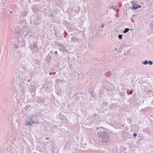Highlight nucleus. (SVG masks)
<instances>
[{"label": "nucleus", "instance_id": "nucleus-14", "mask_svg": "<svg viewBox=\"0 0 153 153\" xmlns=\"http://www.w3.org/2000/svg\"><path fill=\"white\" fill-rule=\"evenodd\" d=\"M94 32H96V33H99V32H100V31L99 30H95Z\"/></svg>", "mask_w": 153, "mask_h": 153}, {"label": "nucleus", "instance_id": "nucleus-12", "mask_svg": "<svg viewBox=\"0 0 153 153\" xmlns=\"http://www.w3.org/2000/svg\"><path fill=\"white\" fill-rule=\"evenodd\" d=\"M77 39H76V38H75V37H72L71 38V40L72 41H76V40Z\"/></svg>", "mask_w": 153, "mask_h": 153}, {"label": "nucleus", "instance_id": "nucleus-9", "mask_svg": "<svg viewBox=\"0 0 153 153\" xmlns=\"http://www.w3.org/2000/svg\"><path fill=\"white\" fill-rule=\"evenodd\" d=\"M142 62L144 64V65H146L148 63V61H147V60H145V61H144V62H143V61H142Z\"/></svg>", "mask_w": 153, "mask_h": 153}, {"label": "nucleus", "instance_id": "nucleus-4", "mask_svg": "<svg viewBox=\"0 0 153 153\" xmlns=\"http://www.w3.org/2000/svg\"><path fill=\"white\" fill-rule=\"evenodd\" d=\"M31 109L30 106V105H26L24 108L22 110V114H25V113L27 112L30 110Z\"/></svg>", "mask_w": 153, "mask_h": 153}, {"label": "nucleus", "instance_id": "nucleus-5", "mask_svg": "<svg viewBox=\"0 0 153 153\" xmlns=\"http://www.w3.org/2000/svg\"><path fill=\"white\" fill-rule=\"evenodd\" d=\"M37 20V18L36 17V16L33 15L31 17L30 19V21L31 22H35V21Z\"/></svg>", "mask_w": 153, "mask_h": 153}, {"label": "nucleus", "instance_id": "nucleus-7", "mask_svg": "<svg viewBox=\"0 0 153 153\" xmlns=\"http://www.w3.org/2000/svg\"><path fill=\"white\" fill-rule=\"evenodd\" d=\"M130 30L128 28H126L123 31V32L124 33H126L128 32Z\"/></svg>", "mask_w": 153, "mask_h": 153}, {"label": "nucleus", "instance_id": "nucleus-6", "mask_svg": "<svg viewBox=\"0 0 153 153\" xmlns=\"http://www.w3.org/2000/svg\"><path fill=\"white\" fill-rule=\"evenodd\" d=\"M20 75V76L18 75V76L16 77L17 79L19 81L23 80V77L22 76V75Z\"/></svg>", "mask_w": 153, "mask_h": 153}, {"label": "nucleus", "instance_id": "nucleus-10", "mask_svg": "<svg viewBox=\"0 0 153 153\" xmlns=\"http://www.w3.org/2000/svg\"><path fill=\"white\" fill-rule=\"evenodd\" d=\"M123 35L119 34L118 36V37L120 39H122Z\"/></svg>", "mask_w": 153, "mask_h": 153}, {"label": "nucleus", "instance_id": "nucleus-8", "mask_svg": "<svg viewBox=\"0 0 153 153\" xmlns=\"http://www.w3.org/2000/svg\"><path fill=\"white\" fill-rule=\"evenodd\" d=\"M88 92L90 94H91V96H92L93 94V93L94 92V90H89Z\"/></svg>", "mask_w": 153, "mask_h": 153}, {"label": "nucleus", "instance_id": "nucleus-15", "mask_svg": "<svg viewBox=\"0 0 153 153\" xmlns=\"http://www.w3.org/2000/svg\"><path fill=\"white\" fill-rule=\"evenodd\" d=\"M105 25V24H103V23H102V24L101 26V28H103V27H104V26Z\"/></svg>", "mask_w": 153, "mask_h": 153}, {"label": "nucleus", "instance_id": "nucleus-28", "mask_svg": "<svg viewBox=\"0 0 153 153\" xmlns=\"http://www.w3.org/2000/svg\"><path fill=\"white\" fill-rule=\"evenodd\" d=\"M78 75H79V74H78Z\"/></svg>", "mask_w": 153, "mask_h": 153}, {"label": "nucleus", "instance_id": "nucleus-3", "mask_svg": "<svg viewBox=\"0 0 153 153\" xmlns=\"http://www.w3.org/2000/svg\"><path fill=\"white\" fill-rule=\"evenodd\" d=\"M131 3L132 4V7H130L131 10H136L142 7L141 5L136 4V3L134 1H131Z\"/></svg>", "mask_w": 153, "mask_h": 153}, {"label": "nucleus", "instance_id": "nucleus-25", "mask_svg": "<svg viewBox=\"0 0 153 153\" xmlns=\"http://www.w3.org/2000/svg\"><path fill=\"white\" fill-rule=\"evenodd\" d=\"M49 139V138H48L47 137H46V139H47H47Z\"/></svg>", "mask_w": 153, "mask_h": 153}, {"label": "nucleus", "instance_id": "nucleus-20", "mask_svg": "<svg viewBox=\"0 0 153 153\" xmlns=\"http://www.w3.org/2000/svg\"><path fill=\"white\" fill-rule=\"evenodd\" d=\"M18 47H19V46L17 45H14V48H18Z\"/></svg>", "mask_w": 153, "mask_h": 153}, {"label": "nucleus", "instance_id": "nucleus-21", "mask_svg": "<svg viewBox=\"0 0 153 153\" xmlns=\"http://www.w3.org/2000/svg\"><path fill=\"white\" fill-rule=\"evenodd\" d=\"M26 80L28 82H30V79H29Z\"/></svg>", "mask_w": 153, "mask_h": 153}, {"label": "nucleus", "instance_id": "nucleus-23", "mask_svg": "<svg viewBox=\"0 0 153 153\" xmlns=\"http://www.w3.org/2000/svg\"><path fill=\"white\" fill-rule=\"evenodd\" d=\"M57 53V51H56L55 52V53Z\"/></svg>", "mask_w": 153, "mask_h": 153}, {"label": "nucleus", "instance_id": "nucleus-2", "mask_svg": "<svg viewBox=\"0 0 153 153\" xmlns=\"http://www.w3.org/2000/svg\"><path fill=\"white\" fill-rule=\"evenodd\" d=\"M36 118H38V117L36 116L31 117L30 118L29 117V119L28 120L27 123L25 124V126L27 127H29L30 126H32V124L36 123L33 120Z\"/></svg>", "mask_w": 153, "mask_h": 153}, {"label": "nucleus", "instance_id": "nucleus-13", "mask_svg": "<svg viewBox=\"0 0 153 153\" xmlns=\"http://www.w3.org/2000/svg\"><path fill=\"white\" fill-rule=\"evenodd\" d=\"M108 103L106 102H105V101H104L103 102V105H104L105 104V106L106 105H108Z\"/></svg>", "mask_w": 153, "mask_h": 153}, {"label": "nucleus", "instance_id": "nucleus-18", "mask_svg": "<svg viewBox=\"0 0 153 153\" xmlns=\"http://www.w3.org/2000/svg\"><path fill=\"white\" fill-rule=\"evenodd\" d=\"M28 33V32L27 31V32H25L24 35V36H27Z\"/></svg>", "mask_w": 153, "mask_h": 153}, {"label": "nucleus", "instance_id": "nucleus-1", "mask_svg": "<svg viewBox=\"0 0 153 153\" xmlns=\"http://www.w3.org/2000/svg\"><path fill=\"white\" fill-rule=\"evenodd\" d=\"M99 135V140L103 143H106L109 141L110 135L108 132L106 131H100L97 132Z\"/></svg>", "mask_w": 153, "mask_h": 153}, {"label": "nucleus", "instance_id": "nucleus-19", "mask_svg": "<svg viewBox=\"0 0 153 153\" xmlns=\"http://www.w3.org/2000/svg\"><path fill=\"white\" fill-rule=\"evenodd\" d=\"M50 15L51 16H52V17H53V15H54L53 14V13H50Z\"/></svg>", "mask_w": 153, "mask_h": 153}, {"label": "nucleus", "instance_id": "nucleus-17", "mask_svg": "<svg viewBox=\"0 0 153 153\" xmlns=\"http://www.w3.org/2000/svg\"><path fill=\"white\" fill-rule=\"evenodd\" d=\"M137 134L136 133H134L133 134V136L134 137H136L137 136Z\"/></svg>", "mask_w": 153, "mask_h": 153}, {"label": "nucleus", "instance_id": "nucleus-26", "mask_svg": "<svg viewBox=\"0 0 153 153\" xmlns=\"http://www.w3.org/2000/svg\"><path fill=\"white\" fill-rule=\"evenodd\" d=\"M16 74H18V72H16Z\"/></svg>", "mask_w": 153, "mask_h": 153}, {"label": "nucleus", "instance_id": "nucleus-11", "mask_svg": "<svg viewBox=\"0 0 153 153\" xmlns=\"http://www.w3.org/2000/svg\"><path fill=\"white\" fill-rule=\"evenodd\" d=\"M148 63H149V64L150 65H152L153 64V62L152 61H148Z\"/></svg>", "mask_w": 153, "mask_h": 153}, {"label": "nucleus", "instance_id": "nucleus-16", "mask_svg": "<svg viewBox=\"0 0 153 153\" xmlns=\"http://www.w3.org/2000/svg\"><path fill=\"white\" fill-rule=\"evenodd\" d=\"M133 91V90L132 89H131V91H130V92L128 94H132V92Z\"/></svg>", "mask_w": 153, "mask_h": 153}, {"label": "nucleus", "instance_id": "nucleus-27", "mask_svg": "<svg viewBox=\"0 0 153 153\" xmlns=\"http://www.w3.org/2000/svg\"><path fill=\"white\" fill-rule=\"evenodd\" d=\"M19 68L18 69V71L19 72Z\"/></svg>", "mask_w": 153, "mask_h": 153}, {"label": "nucleus", "instance_id": "nucleus-22", "mask_svg": "<svg viewBox=\"0 0 153 153\" xmlns=\"http://www.w3.org/2000/svg\"><path fill=\"white\" fill-rule=\"evenodd\" d=\"M117 48H115V50L116 51H117Z\"/></svg>", "mask_w": 153, "mask_h": 153}, {"label": "nucleus", "instance_id": "nucleus-24", "mask_svg": "<svg viewBox=\"0 0 153 153\" xmlns=\"http://www.w3.org/2000/svg\"><path fill=\"white\" fill-rule=\"evenodd\" d=\"M10 13H11V14H12V12L11 11H10Z\"/></svg>", "mask_w": 153, "mask_h": 153}]
</instances>
